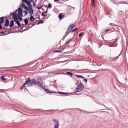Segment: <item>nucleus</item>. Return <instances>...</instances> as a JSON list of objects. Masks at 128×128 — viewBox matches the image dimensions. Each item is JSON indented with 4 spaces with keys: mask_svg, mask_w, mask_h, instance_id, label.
<instances>
[{
    "mask_svg": "<svg viewBox=\"0 0 128 128\" xmlns=\"http://www.w3.org/2000/svg\"><path fill=\"white\" fill-rule=\"evenodd\" d=\"M21 16L22 17L23 16L22 13V11L20 8H18V16Z\"/></svg>",
    "mask_w": 128,
    "mask_h": 128,
    "instance_id": "obj_8",
    "label": "nucleus"
},
{
    "mask_svg": "<svg viewBox=\"0 0 128 128\" xmlns=\"http://www.w3.org/2000/svg\"><path fill=\"white\" fill-rule=\"evenodd\" d=\"M94 0H92L91 3V6L92 8H93L94 6Z\"/></svg>",
    "mask_w": 128,
    "mask_h": 128,
    "instance_id": "obj_15",
    "label": "nucleus"
},
{
    "mask_svg": "<svg viewBox=\"0 0 128 128\" xmlns=\"http://www.w3.org/2000/svg\"><path fill=\"white\" fill-rule=\"evenodd\" d=\"M24 13L26 15L28 14V13L26 11H24Z\"/></svg>",
    "mask_w": 128,
    "mask_h": 128,
    "instance_id": "obj_31",
    "label": "nucleus"
},
{
    "mask_svg": "<svg viewBox=\"0 0 128 128\" xmlns=\"http://www.w3.org/2000/svg\"><path fill=\"white\" fill-rule=\"evenodd\" d=\"M28 21L27 19H24V22L26 24H27L28 22Z\"/></svg>",
    "mask_w": 128,
    "mask_h": 128,
    "instance_id": "obj_19",
    "label": "nucleus"
},
{
    "mask_svg": "<svg viewBox=\"0 0 128 128\" xmlns=\"http://www.w3.org/2000/svg\"><path fill=\"white\" fill-rule=\"evenodd\" d=\"M53 121L54 123H56L54 128H58L59 126L58 121L55 119H53Z\"/></svg>",
    "mask_w": 128,
    "mask_h": 128,
    "instance_id": "obj_5",
    "label": "nucleus"
},
{
    "mask_svg": "<svg viewBox=\"0 0 128 128\" xmlns=\"http://www.w3.org/2000/svg\"><path fill=\"white\" fill-rule=\"evenodd\" d=\"M17 11H15L12 13H10V15H12V17L13 18L14 22H16V21L18 20V19L17 18L16 12Z\"/></svg>",
    "mask_w": 128,
    "mask_h": 128,
    "instance_id": "obj_2",
    "label": "nucleus"
},
{
    "mask_svg": "<svg viewBox=\"0 0 128 128\" xmlns=\"http://www.w3.org/2000/svg\"><path fill=\"white\" fill-rule=\"evenodd\" d=\"M110 30V29H106V32H107Z\"/></svg>",
    "mask_w": 128,
    "mask_h": 128,
    "instance_id": "obj_33",
    "label": "nucleus"
},
{
    "mask_svg": "<svg viewBox=\"0 0 128 128\" xmlns=\"http://www.w3.org/2000/svg\"><path fill=\"white\" fill-rule=\"evenodd\" d=\"M63 50H57V51H54V52H62V51Z\"/></svg>",
    "mask_w": 128,
    "mask_h": 128,
    "instance_id": "obj_27",
    "label": "nucleus"
},
{
    "mask_svg": "<svg viewBox=\"0 0 128 128\" xmlns=\"http://www.w3.org/2000/svg\"><path fill=\"white\" fill-rule=\"evenodd\" d=\"M76 76L78 78H82L83 79H84V77L82 76H81L80 75Z\"/></svg>",
    "mask_w": 128,
    "mask_h": 128,
    "instance_id": "obj_24",
    "label": "nucleus"
},
{
    "mask_svg": "<svg viewBox=\"0 0 128 128\" xmlns=\"http://www.w3.org/2000/svg\"><path fill=\"white\" fill-rule=\"evenodd\" d=\"M1 78H2V80L3 81H5L6 80V79L5 78H3V77L2 76L1 77Z\"/></svg>",
    "mask_w": 128,
    "mask_h": 128,
    "instance_id": "obj_26",
    "label": "nucleus"
},
{
    "mask_svg": "<svg viewBox=\"0 0 128 128\" xmlns=\"http://www.w3.org/2000/svg\"><path fill=\"white\" fill-rule=\"evenodd\" d=\"M42 16H46L45 15H44V13H42Z\"/></svg>",
    "mask_w": 128,
    "mask_h": 128,
    "instance_id": "obj_34",
    "label": "nucleus"
},
{
    "mask_svg": "<svg viewBox=\"0 0 128 128\" xmlns=\"http://www.w3.org/2000/svg\"><path fill=\"white\" fill-rule=\"evenodd\" d=\"M62 15L61 14H60L58 15V18L60 19H62Z\"/></svg>",
    "mask_w": 128,
    "mask_h": 128,
    "instance_id": "obj_18",
    "label": "nucleus"
},
{
    "mask_svg": "<svg viewBox=\"0 0 128 128\" xmlns=\"http://www.w3.org/2000/svg\"><path fill=\"white\" fill-rule=\"evenodd\" d=\"M22 1L26 3L27 5L28 6L29 8L30 7H32V6L31 5V3L26 0H22Z\"/></svg>",
    "mask_w": 128,
    "mask_h": 128,
    "instance_id": "obj_6",
    "label": "nucleus"
},
{
    "mask_svg": "<svg viewBox=\"0 0 128 128\" xmlns=\"http://www.w3.org/2000/svg\"><path fill=\"white\" fill-rule=\"evenodd\" d=\"M18 18L20 20H22V18L20 17L19 15H18Z\"/></svg>",
    "mask_w": 128,
    "mask_h": 128,
    "instance_id": "obj_29",
    "label": "nucleus"
},
{
    "mask_svg": "<svg viewBox=\"0 0 128 128\" xmlns=\"http://www.w3.org/2000/svg\"><path fill=\"white\" fill-rule=\"evenodd\" d=\"M9 21L8 19H7L6 20V22L4 24L5 26H6L7 27L9 26Z\"/></svg>",
    "mask_w": 128,
    "mask_h": 128,
    "instance_id": "obj_10",
    "label": "nucleus"
},
{
    "mask_svg": "<svg viewBox=\"0 0 128 128\" xmlns=\"http://www.w3.org/2000/svg\"><path fill=\"white\" fill-rule=\"evenodd\" d=\"M24 8L26 10H28V9L29 8H28V7L26 6H24Z\"/></svg>",
    "mask_w": 128,
    "mask_h": 128,
    "instance_id": "obj_25",
    "label": "nucleus"
},
{
    "mask_svg": "<svg viewBox=\"0 0 128 128\" xmlns=\"http://www.w3.org/2000/svg\"><path fill=\"white\" fill-rule=\"evenodd\" d=\"M0 33L1 34H4V32H0Z\"/></svg>",
    "mask_w": 128,
    "mask_h": 128,
    "instance_id": "obj_38",
    "label": "nucleus"
},
{
    "mask_svg": "<svg viewBox=\"0 0 128 128\" xmlns=\"http://www.w3.org/2000/svg\"><path fill=\"white\" fill-rule=\"evenodd\" d=\"M43 23V21L42 20H41L37 24H39L42 23Z\"/></svg>",
    "mask_w": 128,
    "mask_h": 128,
    "instance_id": "obj_28",
    "label": "nucleus"
},
{
    "mask_svg": "<svg viewBox=\"0 0 128 128\" xmlns=\"http://www.w3.org/2000/svg\"><path fill=\"white\" fill-rule=\"evenodd\" d=\"M0 24H2L3 23L4 20V17H3L0 18Z\"/></svg>",
    "mask_w": 128,
    "mask_h": 128,
    "instance_id": "obj_13",
    "label": "nucleus"
},
{
    "mask_svg": "<svg viewBox=\"0 0 128 128\" xmlns=\"http://www.w3.org/2000/svg\"><path fill=\"white\" fill-rule=\"evenodd\" d=\"M14 26V22L13 20H11L10 21V27L13 26Z\"/></svg>",
    "mask_w": 128,
    "mask_h": 128,
    "instance_id": "obj_12",
    "label": "nucleus"
},
{
    "mask_svg": "<svg viewBox=\"0 0 128 128\" xmlns=\"http://www.w3.org/2000/svg\"><path fill=\"white\" fill-rule=\"evenodd\" d=\"M74 27V24H70L68 28V30H72V28Z\"/></svg>",
    "mask_w": 128,
    "mask_h": 128,
    "instance_id": "obj_9",
    "label": "nucleus"
},
{
    "mask_svg": "<svg viewBox=\"0 0 128 128\" xmlns=\"http://www.w3.org/2000/svg\"><path fill=\"white\" fill-rule=\"evenodd\" d=\"M25 88L26 90V87H25Z\"/></svg>",
    "mask_w": 128,
    "mask_h": 128,
    "instance_id": "obj_41",
    "label": "nucleus"
},
{
    "mask_svg": "<svg viewBox=\"0 0 128 128\" xmlns=\"http://www.w3.org/2000/svg\"><path fill=\"white\" fill-rule=\"evenodd\" d=\"M42 6H41L40 7H37V8L39 10L40 9L42 8Z\"/></svg>",
    "mask_w": 128,
    "mask_h": 128,
    "instance_id": "obj_32",
    "label": "nucleus"
},
{
    "mask_svg": "<svg viewBox=\"0 0 128 128\" xmlns=\"http://www.w3.org/2000/svg\"><path fill=\"white\" fill-rule=\"evenodd\" d=\"M59 1V0H54V2H56V1L58 2Z\"/></svg>",
    "mask_w": 128,
    "mask_h": 128,
    "instance_id": "obj_39",
    "label": "nucleus"
},
{
    "mask_svg": "<svg viewBox=\"0 0 128 128\" xmlns=\"http://www.w3.org/2000/svg\"><path fill=\"white\" fill-rule=\"evenodd\" d=\"M84 80L85 82H87V80H86V79H84Z\"/></svg>",
    "mask_w": 128,
    "mask_h": 128,
    "instance_id": "obj_35",
    "label": "nucleus"
},
{
    "mask_svg": "<svg viewBox=\"0 0 128 128\" xmlns=\"http://www.w3.org/2000/svg\"><path fill=\"white\" fill-rule=\"evenodd\" d=\"M36 22H35V23L34 24H32V26H34V25H35L36 24Z\"/></svg>",
    "mask_w": 128,
    "mask_h": 128,
    "instance_id": "obj_37",
    "label": "nucleus"
},
{
    "mask_svg": "<svg viewBox=\"0 0 128 128\" xmlns=\"http://www.w3.org/2000/svg\"><path fill=\"white\" fill-rule=\"evenodd\" d=\"M2 76L3 77V78H4V77H5V76Z\"/></svg>",
    "mask_w": 128,
    "mask_h": 128,
    "instance_id": "obj_40",
    "label": "nucleus"
},
{
    "mask_svg": "<svg viewBox=\"0 0 128 128\" xmlns=\"http://www.w3.org/2000/svg\"><path fill=\"white\" fill-rule=\"evenodd\" d=\"M52 7L51 4L50 3H49L48 5V8H51Z\"/></svg>",
    "mask_w": 128,
    "mask_h": 128,
    "instance_id": "obj_17",
    "label": "nucleus"
},
{
    "mask_svg": "<svg viewBox=\"0 0 128 128\" xmlns=\"http://www.w3.org/2000/svg\"><path fill=\"white\" fill-rule=\"evenodd\" d=\"M29 85V86H32L33 85H34L36 84H38L39 86H41L43 85V84L42 82V79L39 78L38 79V82H37L36 80L34 79H32L30 80V81Z\"/></svg>",
    "mask_w": 128,
    "mask_h": 128,
    "instance_id": "obj_1",
    "label": "nucleus"
},
{
    "mask_svg": "<svg viewBox=\"0 0 128 128\" xmlns=\"http://www.w3.org/2000/svg\"><path fill=\"white\" fill-rule=\"evenodd\" d=\"M84 33L83 32H81V33H80L78 35L79 36V37L82 36L84 35Z\"/></svg>",
    "mask_w": 128,
    "mask_h": 128,
    "instance_id": "obj_21",
    "label": "nucleus"
},
{
    "mask_svg": "<svg viewBox=\"0 0 128 128\" xmlns=\"http://www.w3.org/2000/svg\"><path fill=\"white\" fill-rule=\"evenodd\" d=\"M45 90L46 92L49 93H54L56 92H55L50 91L48 89H45Z\"/></svg>",
    "mask_w": 128,
    "mask_h": 128,
    "instance_id": "obj_11",
    "label": "nucleus"
},
{
    "mask_svg": "<svg viewBox=\"0 0 128 128\" xmlns=\"http://www.w3.org/2000/svg\"><path fill=\"white\" fill-rule=\"evenodd\" d=\"M30 81V78H28L25 81V83L24 84L23 86H21L20 88V89L21 90H22L25 86V85H27V86H29L28 85L29 84Z\"/></svg>",
    "mask_w": 128,
    "mask_h": 128,
    "instance_id": "obj_4",
    "label": "nucleus"
},
{
    "mask_svg": "<svg viewBox=\"0 0 128 128\" xmlns=\"http://www.w3.org/2000/svg\"><path fill=\"white\" fill-rule=\"evenodd\" d=\"M59 93L61 94H67V93H66V92H59Z\"/></svg>",
    "mask_w": 128,
    "mask_h": 128,
    "instance_id": "obj_30",
    "label": "nucleus"
},
{
    "mask_svg": "<svg viewBox=\"0 0 128 128\" xmlns=\"http://www.w3.org/2000/svg\"><path fill=\"white\" fill-rule=\"evenodd\" d=\"M78 29L76 28H75V29L72 30V32L74 31H77L78 30Z\"/></svg>",
    "mask_w": 128,
    "mask_h": 128,
    "instance_id": "obj_23",
    "label": "nucleus"
},
{
    "mask_svg": "<svg viewBox=\"0 0 128 128\" xmlns=\"http://www.w3.org/2000/svg\"><path fill=\"white\" fill-rule=\"evenodd\" d=\"M30 20L32 21H34L36 19L35 18H34L33 16L32 15L30 16Z\"/></svg>",
    "mask_w": 128,
    "mask_h": 128,
    "instance_id": "obj_14",
    "label": "nucleus"
},
{
    "mask_svg": "<svg viewBox=\"0 0 128 128\" xmlns=\"http://www.w3.org/2000/svg\"><path fill=\"white\" fill-rule=\"evenodd\" d=\"M66 74H68L70 76H72V74H73V73H72L70 72H67Z\"/></svg>",
    "mask_w": 128,
    "mask_h": 128,
    "instance_id": "obj_20",
    "label": "nucleus"
},
{
    "mask_svg": "<svg viewBox=\"0 0 128 128\" xmlns=\"http://www.w3.org/2000/svg\"><path fill=\"white\" fill-rule=\"evenodd\" d=\"M16 22V23L18 25V26H21V25L20 23V21H18V20L16 21V22Z\"/></svg>",
    "mask_w": 128,
    "mask_h": 128,
    "instance_id": "obj_16",
    "label": "nucleus"
},
{
    "mask_svg": "<svg viewBox=\"0 0 128 128\" xmlns=\"http://www.w3.org/2000/svg\"><path fill=\"white\" fill-rule=\"evenodd\" d=\"M1 24H0V29L2 28V26L1 25Z\"/></svg>",
    "mask_w": 128,
    "mask_h": 128,
    "instance_id": "obj_36",
    "label": "nucleus"
},
{
    "mask_svg": "<svg viewBox=\"0 0 128 128\" xmlns=\"http://www.w3.org/2000/svg\"><path fill=\"white\" fill-rule=\"evenodd\" d=\"M32 7H30L29 8L27 11L28 12L29 14L30 15H32L33 14V10L32 9Z\"/></svg>",
    "mask_w": 128,
    "mask_h": 128,
    "instance_id": "obj_7",
    "label": "nucleus"
},
{
    "mask_svg": "<svg viewBox=\"0 0 128 128\" xmlns=\"http://www.w3.org/2000/svg\"><path fill=\"white\" fill-rule=\"evenodd\" d=\"M71 39H70L68 41H67L64 44V45H65L66 44H69L70 42H71Z\"/></svg>",
    "mask_w": 128,
    "mask_h": 128,
    "instance_id": "obj_22",
    "label": "nucleus"
},
{
    "mask_svg": "<svg viewBox=\"0 0 128 128\" xmlns=\"http://www.w3.org/2000/svg\"><path fill=\"white\" fill-rule=\"evenodd\" d=\"M84 88V87L82 84L80 83L78 84L76 89L78 92H80L83 90Z\"/></svg>",
    "mask_w": 128,
    "mask_h": 128,
    "instance_id": "obj_3",
    "label": "nucleus"
}]
</instances>
